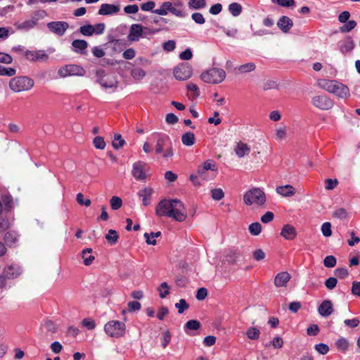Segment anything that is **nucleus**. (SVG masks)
Instances as JSON below:
<instances>
[{
	"label": "nucleus",
	"instance_id": "nucleus-1",
	"mask_svg": "<svg viewBox=\"0 0 360 360\" xmlns=\"http://www.w3.org/2000/svg\"><path fill=\"white\" fill-rule=\"evenodd\" d=\"M155 214L158 217H167L179 222L187 218L186 207L179 199L162 200L156 206Z\"/></svg>",
	"mask_w": 360,
	"mask_h": 360
},
{
	"label": "nucleus",
	"instance_id": "nucleus-2",
	"mask_svg": "<svg viewBox=\"0 0 360 360\" xmlns=\"http://www.w3.org/2000/svg\"><path fill=\"white\" fill-rule=\"evenodd\" d=\"M266 201V194L259 188H252L246 191L243 195V202L247 206H263Z\"/></svg>",
	"mask_w": 360,
	"mask_h": 360
},
{
	"label": "nucleus",
	"instance_id": "nucleus-3",
	"mask_svg": "<svg viewBox=\"0 0 360 360\" xmlns=\"http://www.w3.org/2000/svg\"><path fill=\"white\" fill-rule=\"evenodd\" d=\"M162 154L163 158L173 156L172 143L168 136L160 134L157 136V143L155 147V155Z\"/></svg>",
	"mask_w": 360,
	"mask_h": 360
},
{
	"label": "nucleus",
	"instance_id": "nucleus-4",
	"mask_svg": "<svg viewBox=\"0 0 360 360\" xmlns=\"http://www.w3.org/2000/svg\"><path fill=\"white\" fill-rule=\"evenodd\" d=\"M34 84V80L27 76L15 77L9 82L10 89L14 92H21L30 90Z\"/></svg>",
	"mask_w": 360,
	"mask_h": 360
},
{
	"label": "nucleus",
	"instance_id": "nucleus-5",
	"mask_svg": "<svg viewBox=\"0 0 360 360\" xmlns=\"http://www.w3.org/2000/svg\"><path fill=\"white\" fill-rule=\"evenodd\" d=\"M226 72L221 68H212L202 72L200 79L205 83L219 84L226 77Z\"/></svg>",
	"mask_w": 360,
	"mask_h": 360
},
{
	"label": "nucleus",
	"instance_id": "nucleus-6",
	"mask_svg": "<svg viewBox=\"0 0 360 360\" xmlns=\"http://www.w3.org/2000/svg\"><path fill=\"white\" fill-rule=\"evenodd\" d=\"M58 76L60 78H65L68 77L84 76L86 73L83 67L75 64H68L61 66L58 70Z\"/></svg>",
	"mask_w": 360,
	"mask_h": 360
},
{
	"label": "nucleus",
	"instance_id": "nucleus-7",
	"mask_svg": "<svg viewBox=\"0 0 360 360\" xmlns=\"http://www.w3.org/2000/svg\"><path fill=\"white\" fill-rule=\"evenodd\" d=\"M104 330L110 337L119 338L125 334V324L118 321H110L105 323Z\"/></svg>",
	"mask_w": 360,
	"mask_h": 360
},
{
	"label": "nucleus",
	"instance_id": "nucleus-8",
	"mask_svg": "<svg viewBox=\"0 0 360 360\" xmlns=\"http://www.w3.org/2000/svg\"><path fill=\"white\" fill-rule=\"evenodd\" d=\"M218 167L213 159H208L204 162L202 165H199L197 169V174L204 180L208 179L209 172L213 173L212 176L217 174Z\"/></svg>",
	"mask_w": 360,
	"mask_h": 360
},
{
	"label": "nucleus",
	"instance_id": "nucleus-9",
	"mask_svg": "<svg viewBox=\"0 0 360 360\" xmlns=\"http://www.w3.org/2000/svg\"><path fill=\"white\" fill-rule=\"evenodd\" d=\"M149 172V166L144 162L139 160L134 163L131 174L136 180L145 181Z\"/></svg>",
	"mask_w": 360,
	"mask_h": 360
},
{
	"label": "nucleus",
	"instance_id": "nucleus-10",
	"mask_svg": "<svg viewBox=\"0 0 360 360\" xmlns=\"http://www.w3.org/2000/svg\"><path fill=\"white\" fill-rule=\"evenodd\" d=\"M311 103L314 106L322 110H330L333 106V101L326 95L314 96Z\"/></svg>",
	"mask_w": 360,
	"mask_h": 360
},
{
	"label": "nucleus",
	"instance_id": "nucleus-11",
	"mask_svg": "<svg viewBox=\"0 0 360 360\" xmlns=\"http://www.w3.org/2000/svg\"><path fill=\"white\" fill-rule=\"evenodd\" d=\"M144 30H148V28L140 24H132L129 28L127 39L131 42L139 41L143 36Z\"/></svg>",
	"mask_w": 360,
	"mask_h": 360
},
{
	"label": "nucleus",
	"instance_id": "nucleus-12",
	"mask_svg": "<svg viewBox=\"0 0 360 360\" xmlns=\"http://www.w3.org/2000/svg\"><path fill=\"white\" fill-rule=\"evenodd\" d=\"M192 68L188 64H181L174 70V75L178 80H186L192 76Z\"/></svg>",
	"mask_w": 360,
	"mask_h": 360
},
{
	"label": "nucleus",
	"instance_id": "nucleus-13",
	"mask_svg": "<svg viewBox=\"0 0 360 360\" xmlns=\"http://www.w3.org/2000/svg\"><path fill=\"white\" fill-rule=\"evenodd\" d=\"M26 58L30 61H47L49 55L44 50L26 51L25 53Z\"/></svg>",
	"mask_w": 360,
	"mask_h": 360
},
{
	"label": "nucleus",
	"instance_id": "nucleus-14",
	"mask_svg": "<svg viewBox=\"0 0 360 360\" xmlns=\"http://www.w3.org/2000/svg\"><path fill=\"white\" fill-rule=\"evenodd\" d=\"M68 23L62 21H54L47 24V27L54 34L63 36L68 28Z\"/></svg>",
	"mask_w": 360,
	"mask_h": 360
},
{
	"label": "nucleus",
	"instance_id": "nucleus-15",
	"mask_svg": "<svg viewBox=\"0 0 360 360\" xmlns=\"http://www.w3.org/2000/svg\"><path fill=\"white\" fill-rule=\"evenodd\" d=\"M331 94L340 98H346L350 96L349 88L338 81H336Z\"/></svg>",
	"mask_w": 360,
	"mask_h": 360
},
{
	"label": "nucleus",
	"instance_id": "nucleus-16",
	"mask_svg": "<svg viewBox=\"0 0 360 360\" xmlns=\"http://www.w3.org/2000/svg\"><path fill=\"white\" fill-rule=\"evenodd\" d=\"M120 11L118 5L103 4L101 5L98 14L101 15H112L117 14Z\"/></svg>",
	"mask_w": 360,
	"mask_h": 360
},
{
	"label": "nucleus",
	"instance_id": "nucleus-17",
	"mask_svg": "<svg viewBox=\"0 0 360 360\" xmlns=\"http://www.w3.org/2000/svg\"><path fill=\"white\" fill-rule=\"evenodd\" d=\"M338 47L342 53L346 54L354 49V42L351 37H347L338 43Z\"/></svg>",
	"mask_w": 360,
	"mask_h": 360
},
{
	"label": "nucleus",
	"instance_id": "nucleus-18",
	"mask_svg": "<svg viewBox=\"0 0 360 360\" xmlns=\"http://www.w3.org/2000/svg\"><path fill=\"white\" fill-rule=\"evenodd\" d=\"M277 26L283 33H288L292 27L293 22L289 17L283 15L277 21Z\"/></svg>",
	"mask_w": 360,
	"mask_h": 360
},
{
	"label": "nucleus",
	"instance_id": "nucleus-19",
	"mask_svg": "<svg viewBox=\"0 0 360 360\" xmlns=\"http://www.w3.org/2000/svg\"><path fill=\"white\" fill-rule=\"evenodd\" d=\"M291 278L290 274L287 271L277 274L274 278V285L276 287H285Z\"/></svg>",
	"mask_w": 360,
	"mask_h": 360
},
{
	"label": "nucleus",
	"instance_id": "nucleus-20",
	"mask_svg": "<svg viewBox=\"0 0 360 360\" xmlns=\"http://www.w3.org/2000/svg\"><path fill=\"white\" fill-rule=\"evenodd\" d=\"M318 311L321 316H329L333 311L332 302L330 300L323 301L318 308Z\"/></svg>",
	"mask_w": 360,
	"mask_h": 360
},
{
	"label": "nucleus",
	"instance_id": "nucleus-21",
	"mask_svg": "<svg viewBox=\"0 0 360 360\" xmlns=\"http://www.w3.org/2000/svg\"><path fill=\"white\" fill-rule=\"evenodd\" d=\"M281 236L286 240H292L296 237L297 231L293 226L285 224L281 229Z\"/></svg>",
	"mask_w": 360,
	"mask_h": 360
},
{
	"label": "nucleus",
	"instance_id": "nucleus-22",
	"mask_svg": "<svg viewBox=\"0 0 360 360\" xmlns=\"http://www.w3.org/2000/svg\"><path fill=\"white\" fill-rule=\"evenodd\" d=\"M234 151L238 157L243 158L249 155L250 148L245 143L239 141L234 146Z\"/></svg>",
	"mask_w": 360,
	"mask_h": 360
},
{
	"label": "nucleus",
	"instance_id": "nucleus-23",
	"mask_svg": "<svg viewBox=\"0 0 360 360\" xmlns=\"http://www.w3.org/2000/svg\"><path fill=\"white\" fill-rule=\"evenodd\" d=\"M153 193V189L149 187L141 189L138 195L142 198V203L144 206H148L150 203V197Z\"/></svg>",
	"mask_w": 360,
	"mask_h": 360
},
{
	"label": "nucleus",
	"instance_id": "nucleus-24",
	"mask_svg": "<svg viewBox=\"0 0 360 360\" xmlns=\"http://www.w3.org/2000/svg\"><path fill=\"white\" fill-rule=\"evenodd\" d=\"M99 84L104 89H112L114 91L117 87V81L114 75H110L105 77Z\"/></svg>",
	"mask_w": 360,
	"mask_h": 360
},
{
	"label": "nucleus",
	"instance_id": "nucleus-25",
	"mask_svg": "<svg viewBox=\"0 0 360 360\" xmlns=\"http://www.w3.org/2000/svg\"><path fill=\"white\" fill-rule=\"evenodd\" d=\"M2 274L8 279H13L20 274V271L18 267L13 265H9L4 269Z\"/></svg>",
	"mask_w": 360,
	"mask_h": 360
},
{
	"label": "nucleus",
	"instance_id": "nucleus-26",
	"mask_svg": "<svg viewBox=\"0 0 360 360\" xmlns=\"http://www.w3.org/2000/svg\"><path fill=\"white\" fill-rule=\"evenodd\" d=\"M276 190L277 193L283 197H290L295 194V189L291 185L279 186Z\"/></svg>",
	"mask_w": 360,
	"mask_h": 360
},
{
	"label": "nucleus",
	"instance_id": "nucleus-27",
	"mask_svg": "<svg viewBox=\"0 0 360 360\" xmlns=\"http://www.w3.org/2000/svg\"><path fill=\"white\" fill-rule=\"evenodd\" d=\"M255 68V63L250 62L236 67L234 70L236 74H245L254 71Z\"/></svg>",
	"mask_w": 360,
	"mask_h": 360
},
{
	"label": "nucleus",
	"instance_id": "nucleus-28",
	"mask_svg": "<svg viewBox=\"0 0 360 360\" xmlns=\"http://www.w3.org/2000/svg\"><path fill=\"white\" fill-rule=\"evenodd\" d=\"M335 82V80L321 79L318 80L317 85L321 89L331 94Z\"/></svg>",
	"mask_w": 360,
	"mask_h": 360
},
{
	"label": "nucleus",
	"instance_id": "nucleus-29",
	"mask_svg": "<svg viewBox=\"0 0 360 360\" xmlns=\"http://www.w3.org/2000/svg\"><path fill=\"white\" fill-rule=\"evenodd\" d=\"M165 6L166 8H167L169 13L176 17L184 18L186 16V13L184 11V9H181L179 7L174 6L170 1H169V4H165Z\"/></svg>",
	"mask_w": 360,
	"mask_h": 360
},
{
	"label": "nucleus",
	"instance_id": "nucleus-30",
	"mask_svg": "<svg viewBox=\"0 0 360 360\" xmlns=\"http://www.w3.org/2000/svg\"><path fill=\"white\" fill-rule=\"evenodd\" d=\"M72 46L75 52L82 53L87 48L88 43L83 39H75L72 41Z\"/></svg>",
	"mask_w": 360,
	"mask_h": 360
},
{
	"label": "nucleus",
	"instance_id": "nucleus-31",
	"mask_svg": "<svg viewBox=\"0 0 360 360\" xmlns=\"http://www.w3.org/2000/svg\"><path fill=\"white\" fill-rule=\"evenodd\" d=\"M37 23L36 22V19H33L32 18L31 19L25 20L24 22L21 23H18L16 25V27L18 30H29L34 27V26Z\"/></svg>",
	"mask_w": 360,
	"mask_h": 360
},
{
	"label": "nucleus",
	"instance_id": "nucleus-32",
	"mask_svg": "<svg viewBox=\"0 0 360 360\" xmlns=\"http://www.w3.org/2000/svg\"><path fill=\"white\" fill-rule=\"evenodd\" d=\"M349 345V341L345 338H340L335 342L337 349L342 353H345L347 351Z\"/></svg>",
	"mask_w": 360,
	"mask_h": 360
},
{
	"label": "nucleus",
	"instance_id": "nucleus-33",
	"mask_svg": "<svg viewBox=\"0 0 360 360\" xmlns=\"http://www.w3.org/2000/svg\"><path fill=\"white\" fill-rule=\"evenodd\" d=\"M188 6L191 9L200 10L206 7V0H189Z\"/></svg>",
	"mask_w": 360,
	"mask_h": 360
},
{
	"label": "nucleus",
	"instance_id": "nucleus-34",
	"mask_svg": "<svg viewBox=\"0 0 360 360\" xmlns=\"http://www.w3.org/2000/svg\"><path fill=\"white\" fill-rule=\"evenodd\" d=\"M240 257V253L237 250H230L226 255V261L230 264H235Z\"/></svg>",
	"mask_w": 360,
	"mask_h": 360
},
{
	"label": "nucleus",
	"instance_id": "nucleus-35",
	"mask_svg": "<svg viewBox=\"0 0 360 360\" xmlns=\"http://www.w3.org/2000/svg\"><path fill=\"white\" fill-rule=\"evenodd\" d=\"M92 252L91 248H86L82 250V257L84 260V264L86 266L90 265L93 261L95 259L94 256L89 255L87 256L88 254H91Z\"/></svg>",
	"mask_w": 360,
	"mask_h": 360
},
{
	"label": "nucleus",
	"instance_id": "nucleus-36",
	"mask_svg": "<svg viewBox=\"0 0 360 360\" xmlns=\"http://www.w3.org/2000/svg\"><path fill=\"white\" fill-rule=\"evenodd\" d=\"M181 141L184 145L187 146L193 145L195 143L194 134L190 131L184 134L181 136Z\"/></svg>",
	"mask_w": 360,
	"mask_h": 360
},
{
	"label": "nucleus",
	"instance_id": "nucleus-37",
	"mask_svg": "<svg viewBox=\"0 0 360 360\" xmlns=\"http://www.w3.org/2000/svg\"><path fill=\"white\" fill-rule=\"evenodd\" d=\"M161 236V232H151L150 233H145L144 238H146V241L148 245H156L155 238H158Z\"/></svg>",
	"mask_w": 360,
	"mask_h": 360
},
{
	"label": "nucleus",
	"instance_id": "nucleus-38",
	"mask_svg": "<svg viewBox=\"0 0 360 360\" xmlns=\"http://www.w3.org/2000/svg\"><path fill=\"white\" fill-rule=\"evenodd\" d=\"M242 6L238 3H231L229 6V11L231 13V15L234 17H237L240 15L242 13Z\"/></svg>",
	"mask_w": 360,
	"mask_h": 360
},
{
	"label": "nucleus",
	"instance_id": "nucleus-39",
	"mask_svg": "<svg viewBox=\"0 0 360 360\" xmlns=\"http://www.w3.org/2000/svg\"><path fill=\"white\" fill-rule=\"evenodd\" d=\"M118 238L119 236L117 232L113 229H110L108 234L105 235V239L111 245L115 244L117 242Z\"/></svg>",
	"mask_w": 360,
	"mask_h": 360
},
{
	"label": "nucleus",
	"instance_id": "nucleus-40",
	"mask_svg": "<svg viewBox=\"0 0 360 360\" xmlns=\"http://www.w3.org/2000/svg\"><path fill=\"white\" fill-rule=\"evenodd\" d=\"M247 337L250 340H258L260 335V331L257 328L250 327L246 331Z\"/></svg>",
	"mask_w": 360,
	"mask_h": 360
},
{
	"label": "nucleus",
	"instance_id": "nucleus-41",
	"mask_svg": "<svg viewBox=\"0 0 360 360\" xmlns=\"http://www.w3.org/2000/svg\"><path fill=\"white\" fill-rule=\"evenodd\" d=\"M146 72L140 68H134L131 71V77L136 80L142 79L146 76Z\"/></svg>",
	"mask_w": 360,
	"mask_h": 360
},
{
	"label": "nucleus",
	"instance_id": "nucleus-42",
	"mask_svg": "<svg viewBox=\"0 0 360 360\" xmlns=\"http://www.w3.org/2000/svg\"><path fill=\"white\" fill-rule=\"evenodd\" d=\"M125 143V141L122 139L121 134H115L114 139L112 142V147L118 150L121 148Z\"/></svg>",
	"mask_w": 360,
	"mask_h": 360
},
{
	"label": "nucleus",
	"instance_id": "nucleus-43",
	"mask_svg": "<svg viewBox=\"0 0 360 360\" xmlns=\"http://www.w3.org/2000/svg\"><path fill=\"white\" fill-rule=\"evenodd\" d=\"M169 286L166 282L162 283L158 288L159 295L161 298L166 297L169 294Z\"/></svg>",
	"mask_w": 360,
	"mask_h": 360
},
{
	"label": "nucleus",
	"instance_id": "nucleus-44",
	"mask_svg": "<svg viewBox=\"0 0 360 360\" xmlns=\"http://www.w3.org/2000/svg\"><path fill=\"white\" fill-rule=\"evenodd\" d=\"M356 26V22L355 20H348L340 28V30L341 32L347 33L352 31Z\"/></svg>",
	"mask_w": 360,
	"mask_h": 360
},
{
	"label": "nucleus",
	"instance_id": "nucleus-45",
	"mask_svg": "<svg viewBox=\"0 0 360 360\" xmlns=\"http://www.w3.org/2000/svg\"><path fill=\"white\" fill-rule=\"evenodd\" d=\"M111 209L117 210L122 206V200L120 197L112 196L110 200Z\"/></svg>",
	"mask_w": 360,
	"mask_h": 360
},
{
	"label": "nucleus",
	"instance_id": "nucleus-46",
	"mask_svg": "<svg viewBox=\"0 0 360 360\" xmlns=\"http://www.w3.org/2000/svg\"><path fill=\"white\" fill-rule=\"evenodd\" d=\"M248 230L251 235L258 236L261 233L262 226L259 222H255L249 226Z\"/></svg>",
	"mask_w": 360,
	"mask_h": 360
},
{
	"label": "nucleus",
	"instance_id": "nucleus-47",
	"mask_svg": "<svg viewBox=\"0 0 360 360\" xmlns=\"http://www.w3.org/2000/svg\"><path fill=\"white\" fill-rule=\"evenodd\" d=\"M80 33L84 36H92L94 34V28L91 25H85L79 27Z\"/></svg>",
	"mask_w": 360,
	"mask_h": 360
},
{
	"label": "nucleus",
	"instance_id": "nucleus-48",
	"mask_svg": "<svg viewBox=\"0 0 360 360\" xmlns=\"http://www.w3.org/2000/svg\"><path fill=\"white\" fill-rule=\"evenodd\" d=\"M93 144L97 149L103 150L105 147V142L102 136H96L93 140Z\"/></svg>",
	"mask_w": 360,
	"mask_h": 360
},
{
	"label": "nucleus",
	"instance_id": "nucleus-49",
	"mask_svg": "<svg viewBox=\"0 0 360 360\" xmlns=\"http://www.w3.org/2000/svg\"><path fill=\"white\" fill-rule=\"evenodd\" d=\"M15 69L13 68H5L2 65H0V75L12 77L15 75Z\"/></svg>",
	"mask_w": 360,
	"mask_h": 360
},
{
	"label": "nucleus",
	"instance_id": "nucleus-50",
	"mask_svg": "<svg viewBox=\"0 0 360 360\" xmlns=\"http://www.w3.org/2000/svg\"><path fill=\"white\" fill-rule=\"evenodd\" d=\"M200 327V323L197 320H190L185 324V330H198Z\"/></svg>",
	"mask_w": 360,
	"mask_h": 360
},
{
	"label": "nucleus",
	"instance_id": "nucleus-51",
	"mask_svg": "<svg viewBox=\"0 0 360 360\" xmlns=\"http://www.w3.org/2000/svg\"><path fill=\"white\" fill-rule=\"evenodd\" d=\"M337 261L334 256H326L323 260V264L326 267L333 268L336 265Z\"/></svg>",
	"mask_w": 360,
	"mask_h": 360
},
{
	"label": "nucleus",
	"instance_id": "nucleus-52",
	"mask_svg": "<svg viewBox=\"0 0 360 360\" xmlns=\"http://www.w3.org/2000/svg\"><path fill=\"white\" fill-rule=\"evenodd\" d=\"M175 307L178 309L179 314H182L185 310L189 308L188 304L184 299H181L179 302L175 304Z\"/></svg>",
	"mask_w": 360,
	"mask_h": 360
},
{
	"label": "nucleus",
	"instance_id": "nucleus-53",
	"mask_svg": "<svg viewBox=\"0 0 360 360\" xmlns=\"http://www.w3.org/2000/svg\"><path fill=\"white\" fill-rule=\"evenodd\" d=\"M212 198L214 200H220L224 197V193L221 188L211 190Z\"/></svg>",
	"mask_w": 360,
	"mask_h": 360
},
{
	"label": "nucleus",
	"instance_id": "nucleus-54",
	"mask_svg": "<svg viewBox=\"0 0 360 360\" xmlns=\"http://www.w3.org/2000/svg\"><path fill=\"white\" fill-rule=\"evenodd\" d=\"M287 133L285 127L278 128L276 129L275 137L278 141L284 140L286 137Z\"/></svg>",
	"mask_w": 360,
	"mask_h": 360
},
{
	"label": "nucleus",
	"instance_id": "nucleus-55",
	"mask_svg": "<svg viewBox=\"0 0 360 360\" xmlns=\"http://www.w3.org/2000/svg\"><path fill=\"white\" fill-rule=\"evenodd\" d=\"M321 232L325 237H330L332 235L331 224L330 222H325L322 224Z\"/></svg>",
	"mask_w": 360,
	"mask_h": 360
},
{
	"label": "nucleus",
	"instance_id": "nucleus-56",
	"mask_svg": "<svg viewBox=\"0 0 360 360\" xmlns=\"http://www.w3.org/2000/svg\"><path fill=\"white\" fill-rule=\"evenodd\" d=\"M2 201L4 205V210L7 212H10L12 208V198L11 196L5 195L2 198Z\"/></svg>",
	"mask_w": 360,
	"mask_h": 360
},
{
	"label": "nucleus",
	"instance_id": "nucleus-57",
	"mask_svg": "<svg viewBox=\"0 0 360 360\" xmlns=\"http://www.w3.org/2000/svg\"><path fill=\"white\" fill-rule=\"evenodd\" d=\"M163 49L167 52H171L176 48V42L174 40H168L163 43Z\"/></svg>",
	"mask_w": 360,
	"mask_h": 360
},
{
	"label": "nucleus",
	"instance_id": "nucleus-58",
	"mask_svg": "<svg viewBox=\"0 0 360 360\" xmlns=\"http://www.w3.org/2000/svg\"><path fill=\"white\" fill-rule=\"evenodd\" d=\"M165 4H169V1H164L160 8L155 9V11H153V13L159 15H166L168 14L169 11L167 8H166Z\"/></svg>",
	"mask_w": 360,
	"mask_h": 360
},
{
	"label": "nucleus",
	"instance_id": "nucleus-59",
	"mask_svg": "<svg viewBox=\"0 0 360 360\" xmlns=\"http://www.w3.org/2000/svg\"><path fill=\"white\" fill-rule=\"evenodd\" d=\"M191 18L195 23L199 25H202L205 22L204 16L200 13H193L191 15Z\"/></svg>",
	"mask_w": 360,
	"mask_h": 360
},
{
	"label": "nucleus",
	"instance_id": "nucleus-60",
	"mask_svg": "<svg viewBox=\"0 0 360 360\" xmlns=\"http://www.w3.org/2000/svg\"><path fill=\"white\" fill-rule=\"evenodd\" d=\"M155 7V3L153 1H149L148 2L143 3L141 5V8L143 11H151L154 10Z\"/></svg>",
	"mask_w": 360,
	"mask_h": 360
},
{
	"label": "nucleus",
	"instance_id": "nucleus-61",
	"mask_svg": "<svg viewBox=\"0 0 360 360\" xmlns=\"http://www.w3.org/2000/svg\"><path fill=\"white\" fill-rule=\"evenodd\" d=\"M334 274L340 278H345L348 276L349 273L346 268H338L335 270Z\"/></svg>",
	"mask_w": 360,
	"mask_h": 360
},
{
	"label": "nucleus",
	"instance_id": "nucleus-62",
	"mask_svg": "<svg viewBox=\"0 0 360 360\" xmlns=\"http://www.w3.org/2000/svg\"><path fill=\"white\" fill-rule=\"evenodd\" d=\"M315 349L321 354H326L329 351V347L326 344L319 343L315 345Z\"/></svg>",
	"mask_w": 360,
	"mask_h": 360
},
{
	"label": "nucleus",
	"instance_id": "nucleus-63",
	"mask_svg": "<svg viewBox=\"0 0 360 360\" xmlns=\"http://www.w3.org/2000/svg\"><path fill=\"white\" fill-rule=\"evenodd\" d=\"M326 186L325 188L326 190H333L334 189L338 184V181L335 179H327L325 181Z\"/></svg>",
	"mask_w": 360,
	"mask_h": 360
},
{
	"label": "nucleus",
	"instance_id": "nucleus-64",
	"mask_svg": "<svg viewBox=\"0 0 360 360\" xmlns=\"http://www.w3.org/2000/svg\"><path fill=\"white\" fill-rule=\"evenodd\" d=\"M135 56L136 51L132 48L127 49L122 53L123 58L126 60H131L135 57Z\"/></svg>",
	"mask_w": 360,
	"mask_h": 360
}]
</instances>
